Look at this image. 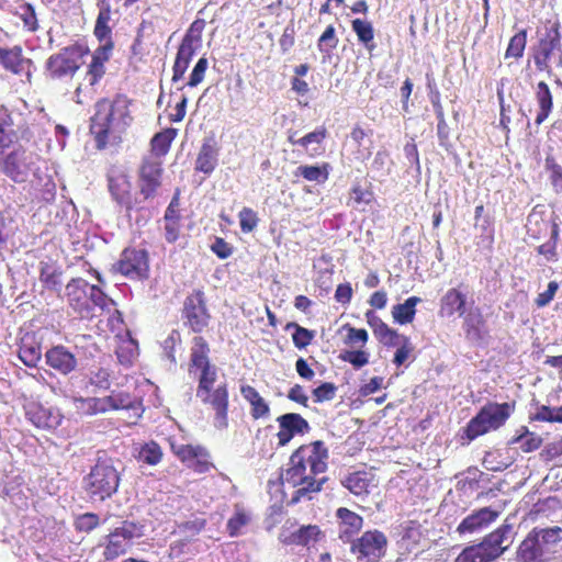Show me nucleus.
<instances>
[{"instance_id": "f257e3e1", "label": "nucleus", "mask_w": 562, "mask_h": 562, "mask_svg": "<svg viewBox=\"0 0 562 562\" xmlns=\"http://www.w3.org/2000/svg\"><path fill=\"white\" fill-rule=\"evenodd\" d=\"M328 457V449L322 440L302 445L292 452L288 468L281 474L283 483L296 487L292 504L303 498L312 499L313 494L322 491L327 479H318L317 475L326 472Z\"/></svg>"}, {"instance_id": "f03ea898", "label": "nucleus", "mask_w": 562, "mask_h": 562, "mask_svg": "<svg viewBox=\"0 0 562 562\" xmlns=\"http://www.w3.org/2000/svg\"><path fill=\"white\" fill-rule=\"evenodd\" d=\"M189 373L198 379L196 397L215 413L217 427L227 424L228 392L225 383L217 382V368L209 359L210 347L206 340L196 336L192 340Z\"/></svg>"}, {"instance_id": "7ed1b4c3", "label": "nucleus", "mask_w": 562, "mask_h": 562, "mask_svg": "<svg viewBox=\"0 0 562 562\" xmlns=\"http://www.w3.org/2000/svg\"><path fill=\"white\" fill-rule=\"evenodd\" d=\"M131 103L124 94H116L113 99L103 98L97 102L90 130L98 149H104L109 143L121 140L122 134L133 120Z\"/></svg>"}, {"instance_id": "20e7f679", "label": "nucleus", "mask_w": 562, "mask_h": 562, "mask_svg": "<svg viewBox=\"0 0 562 562\" xmlns=\"http://www.w3.org/2000/svg\"><path fill=\"white\" fill-rule=\"evenodd\" d=\"M66 297L69 306L81 318H90L94 306L109 308L112 300L97 285L82 278L71 279L66 285Z\"/></svg>"}, {"instance_id": "39448f33", "label": "nucleus", "mask_w": 562, "mask_h": 562, "mask_svg": "<svg viewBox=\"0 0 562 562\" xmlns=\"http://www.w3.org/2000/svg\"><path fill=\"white\" fill-rule=\"evenodd\" d=\"M515 402H487L477 414L469 420L464 434L471 441L490 431L502 428L515 412Z\"/></svg>"}, {"instance_id": "423d86ee", "label": "nucleus", "mask_w": 562, "mask_h": 562, "mask_svg": "<svg viewBox=\"0 0 562 562\" xmlns=\"http://www.w3.org/2000/svg\"><path fill=\"white\" fill-rule=\"evenodd\" d=\"M120 473L109 458H98L83 477V488L92 501L103 502L114 495L120 485Z\"/></svg>"}, {"instance_id": "0eeeda50", "label": "nucleus", "mask_w": 562, "mask_h": 562, "mask_svg": "<svg viewBox=\"0 0 562 562\" xmlns=\"http://www.w3.org/2000/svg\"><path fill=\"white\" fill-rule=\"evenodd\" d=\"M558 53L555 66L562 68V34L559 22L547 21L543 33H540L538 43L532 47V58L536 69L548 75L552 74V58Z\"/></svg>"}, {"instance_id": "6e6552de", "label": "nucleus", "mask_w": 562, "mask_h": 562, "mask_svg": "<svg viewBox=\"0 0 562 562\" xmlns=\"http://www.w3.org/2000/svg\"><path fill=\"white\" fill-rule=\"evenodd\" d=\"M510 531L509 525H502L487 533L479 543L467 546L454 559V562H493L506 550L503 546Z\"/></svg>"}, {"instance_id": "1a4fd4ad", "label": "nucleus", "mask_w": 562, "mask_h": 562, "mask_svg": "<svg viewBox=\"0 0 562 562\" xmlns=\"http://www.w3.org/2000/svg\"><path fill=\"white\" fill-rule=\"evenodd\" d=\"M88 48L80 44H72L60 48L50 55L45 64V70L52 80L72 78L83 64Z\"/></svg>"}, {"instance_id": "9d476101", "label": "nucleus", "mask_w": 562, "mask_h": 562, "mask_svg": "<svg viewBox=\"0 0 562 562\" xmlns=\"http://www.w3.org/2000/svg\"><path fill=\"white\" fill-rule=\"evenodd\" d=\"M279 541L284 546L315 548L326 540V532L318 525H297L295 519H288L281 527Z\"/></svg>"}, {"instance_id": "9b49d317", "label": "nucleus", "mask_w": 562, "mask_h": 562, "mask_svg": "<svg viewBox=\"0 0 562 562\" xmlns=\"http://www.w3.org/2000/svg\"><path fill=\"white\" fill-rule=\"evenodd\" d=\"M162 162L145 158L137 172V198L139 206L158 196L162 186Z\"/></svg>"}, {"instance_id": "f8f14e48", "label": "nucleus", "mask_w": 562, "mask_h": 562, "mask_svg": "<svg viewBox=\"0 0 562 562\" xmlns=\"http://www.w3.org/2000/svg\"><path fill=\"white\" fill-rule=\"evenodd\" d=\"M387 538L378 530H367L350 542V552L358 562H379L386 552Z\"/></svg>"}, {"instance_id": "ddd939ff", "label": "nucleus", "mask_w": 562, "mask_h": 562, "mask_svg": "<svg viewBox=\"0 0 562 562\" xmlns=\"http://www.w3.org/2000/svg\"><path fill=\"white\" fill-rule=\"evenodd\" d=\"M144 535V527L134 521L125 520L122 525L111 531L106 537L103 557L106 561H113L126 553L135 538Z\"/></svg>"}, {"instance_id": "4468645a", "label": "nucleus", "mask_w": 562, "mask_h": 562, "mask_svg": "<svg viewBox=\"0 0 562 562\" xmlns=\"http://www.w3.org/2000/svg\"><path fill=\"white\" fill-rule=\"evenodd\" d=\"M108 188L113 201L126 212L140 210L137 193L133 192V183L127 173L121 170H112L108 175Z\"/></svg>"}, {"instance_id": "2eb2a0df", "label": "nucleus", "mask_w": 562, "mask_h": 562, "mask_svg": "<svg viewBox=\"0 0 562 562\" xmlns=\"http://www.w3.org/2000/svg\"><path fill=\"white\" fill-rule=\"evenodd\" d=\"M182 318L184 319V325L194 333H202L209 326L211 315L206 308L205 296L202 290H194L186 297Z\"/></svg>"}, {"instance_id": "dca6fc26", "label": "nucleus", "mask_w": 562, "mask_h": 562, "mask_svg": "<svg viewBox=\"0 0 562 562\" xmlns=\"http://www.w3.org/2000/svg\"><path fill=\"white\" fill-rule=\"evenodd\" d=\"M115 269L130 279H146L149 272L148 252L145 249L125 248Z\"/></svg>"}, {"instance_id": "f3484780", "label": "nucleus", "mask_w": 562, "mask_h": 562, "mask_svg": "<svg viewBox=\"0 0 562 562\" xmlns=\"http://www.w3.org/2000/svg\"><path fill=\"white\" fill-rule=\"evenodd\" d=\"M34 157L24 149L10 153L1 162V171L16 183L25 182L34 171Z\"/></svg>"}, {"instance_id": "a211bd4d", "label": "nucleus", "mask_w": 562, "mask_h": 562, "mask_svg": "<svg viewBox=\"0 0 562 562\" xmlns=\"http://www.w3.org/2000/svg\"><path fill=\"white\" fill-rule=\"evenodd\" d=\"M0 65L12 75H25L27 81L31 82L33 61L23 55L21 46L13 47L0 46Z\"/></svg>"}, {"instance_id": "6ab92c4d", "label": "nucleus", "mask_w": 562, "mask_h": 562, "mask_svg": "<svg viewBox=\"0 0 562 562\" xmlns=\"http://www.w3.org/2000/svg\"><path fill=\"white\" fill-rule=\"evenodd\" d=\"M335 518L338 539L344 543H350L363 528V517L347 507H338Z\"/></svg>"}, {"instance_id": "aec40b11", "label": "nucleus", "mask_w": 562, "mask_h": 562, "mask_svg": "<svg viewBox=\"0 0 562 562\" xmlns=\"http://www.w3.org/2000/svg\"><path fill=\"white\" fill-rule=\"evenodd\" d=\"M279 431L278 446L288 445L295 436L307 434L311 429L308 422L297 413H286L277 418Z\"/></svg>"}, {"instance_id": "412c9836", "label": "nucleus", "mask_w": 562, "mask_h": 562, "mask_svg": "<svg viewBox=\"0 0 562 562\" xmlns=\"http://www.w3.org/2000/svg\"><path fill=\"white\" fill-rule=\"evenodd\" d=\"M461 318L463 319L462 328L465 339L474 345H482L485 342L490 331L486 319L481 310L479 307L470 310L464 314V316H461Z\"/></svg>"}, {"instance_id": "4be33fe9", "label": "nucleus", "mask_w": 562, "mask_h": 562, "mask_svg": "<svg viewBox=\"0 0 562 562\" xmlns=\"http://www.w3.org/2000/svg\"><path fill=\"white\" fill-rule=\"evenodd\" d=\"M467 305V293L463 292L460 286L450 288L440 299L439 315L447 318L456 315L459 317L464 316V314L469 312Z\"/></svg>"}, {"instance_id": "5701e85b", "label": "nucleus", "mask_w": 562, "mask_h": 562, "mask_svg": "<svg viewBox=\"0 0 562 562\" xmlns=\"http://www.w3.org/2000/svg\"><path fill=\"white\" fill-rule=\"evenodd\" d=\"M46 364L63 375H68L77 368L76 356L65 346H53L45 352Z\"/></svg>"}, {"instance_id": "b1692460", "label": "nucleus", "mask_w": 562, "mask_h": 562, "mask_svg": "<svg viewBox=\"0 0 562 562\" xmlns=\"http://www.w3.org/2000/svg\"><path fill=\"white\" fill-rule=\"evenodd\" d=\"M498 515L499 513L497 510L492 509L491 507L480 508L464 517L462 521L458 525L457 531L460 535L473 533L494 522L497 519Z\"/></svg>"}, {"instance_id": "393cba45", "label": "nucleus", "mask_w": 562, "mask_h": 562, "mask_svg": "<svg viewBox=\"0 0 562 562\" xmlns=\"http://www.w3.org/2000/svg\"><path fill=\"white\" fill-rule=\"evenodd\" d=\"M366 319L380 344L386 347H394L402 340L404 335H400L395 329L391 328L373 311L369 310L366 312Z\"/></svg>"}, {"instance_id": "a878e982", "label": "nucleus", "mask_w": 562, "mask_h": 562, "mask_svg": "<svg viewBox=\"0 0 562 562\" xmlns=\"http://www.w3.org/2000/svg\"><path fill=\"white\" fill-rule=\"evenodd\" d=\"M554 225H559L555 221L547 218L546 213L538 207H533L527 217V234L530 238L540 240L552 234Z\"/></svg>"}, {"instance_id": "bb28decb", "label": "nucleus", "mask_w": 562, "mask_h": 562, "mask_svg": "<svg viewBox=\"0 0 562 562\" xmlns=\"http://www.w3.org/2000/svg\"><path fill=\"white\" fill-rule=\"evenodd\" d=\"M218 161V147L213 137L205 138L195 159L194 170L210 175L214 171Z\"/></svg>"}, {"instance_id": "cd10ccee", "label": "nucleus", "mask_w": 562, "mask_h": 562, "mask_svg": "<svg viewBox=\"0 0 562 562\" xmlns=\"http://www.w3.org/2000/svg\"><path fill=\"white\" fill-rule=\"evenodd\" d=\"M536 528H533L519 544L516 558L518 562H541L547 553L537 538Z\"/></svg>"}, {"instance_id": "c85d7f7f", "label": "nucleus", "mask_w": 562, "mask_h": 562, "mask_svg": "<svg viewBox=\"0 0 562 562\" xmlns=\"http://www.w3.org/2000/svg\"><path fill=\"white\" fill-rule=\"evenodd\" d=\"M19 358L27 367L34 368L41 361V344L36 341L35 336L26 334L21 338L19 346Z\"/></svg>"}, {"instance_id": "c756f323", "label": "nucleus", "mask_w": 562, "mask_h": 562, "mask_svg": "<svg viewBox=\"0 0 562 562\" xmlns=\"http://www.w3.org/2000/svg\"><path fill=\"white\" fill-rule=\"evenodd\" d=\"M535 97L539 106L535 123L540 125L549 117L553 110V95L547 82L539 81L537 83Z\"/></svg>"}, {"instance_id": "7c9ffc66", "label": "nucleus", "mask_w": 562, "mask_h": 562, "mask_svg": "<svg viewBox=\"0 0 562 562\" xmlns=\"http://www.w3.org/2000/svg\"><path fill=\"white\" fill-rule=\"evenodd\" d=\"M370 483L371 476L366 471L350 473L341 481L342 486L356 496L369 494Z\"/></svg>"}, {"instance_id": "2f4dec72", "label": "nucleus", "mask_w": 562, "mask_h": 562, "mask_svg": "<svg viewBox=\"0 0 562 562\" xmlns=\"http://www.w3.org/2000/svg\"><path fill=\"white\" fill-rule=\"evenodd\" d=\"M61 270L54 262H40V281L50 291L59 292L61 288Z\"/></svg>"}, {"instance_id": "473e14b6", "label": "nucleus", "mask_w": 562, "mask_h": 562, "mask_svg": "<svg viewBox=\"0 0 562 562\" xmlns=\"http://www.w3.org/2000/svg\"><path fill=\"white\" fill-rule=\"evenodd\" d=\"M227 98L233 111L238 110L244 103V80L239 71L227 77Z\"/></svg>"}, {"instance_id": "72a5a7b5", "label": "nucleus", "mask_w": 562, "mask_h": 562, "mask_svg": "<svg viewBox=\"0 0 562 562\" xmlns=\"http://www.w3.org/2000/svg\"><path fill=\"white\" fill-rule=\"evenodd\" d=\"M348 205H352L360 211H366L364 206L371 205L375 201V194L371 183L363 188L359 182H355L349 192Z\"/></svg>"}, {"instance_id": "f704fd0d", "label": "nucleus", "mask_w": 562, "mask_h": 562, "mask_svg": "<svg viewBox=\"0 0 562 562\" xmlns=\"http://www.w3.org/2000/svg\"><path fill=\"white\" fill-rule=\"evenodd\" d=\"M100 11L95 20L93 34L99 42L112 41V30L109 26L111 20V7L104 0L99 2Z\"/></svg>"}, {"instance_id": "c9c22d12", "label": "nucleus", "mask_w": 562, "mask_h": 562, "mask_svg": "<svg viewBox=\"0 0 562 562\" xmlns=\"http://www.w3.org/2000/svg\"><path fill=\"white\" fill-rule=\"evenodd\" d=\"M330 166L328 162H323L321 166L301 165L295 171V177H302L306 181H314L324 183L328 180Z\"/></svg>"}, {"instance_id": "e433bc0d", "label": "nucleus", "mask_w": 562, "mask_h": 562, "mask_svg": "<svg viewBox=\"0 0 562 562\" xmlns=\"http://www.w3.org/2000/svg\"><path fill=\"white\" fill-rule=\"evenodd\" d=\"M509 443H519V448L522 452L530 453L538 450L542 446L543 439L536 432L530 431L528 427L522 426L520 428V434L513 437Z\"/></svg>"}, {"instance_id": "4c0bfd02", "label": "nucleus", "mask_w": 562, "mask_h": 562, "mask_svg": "<svg viewBox=\"0 0 562 562\" xmlns=\"http://www.w3.org/2000/svg\"><path fill=\"white\" fill-rule=\"evenodd\" d=\"M351 29L356 33L358 41L363 44L369 52L375 49L374 29L370 21L355 19L351 21Z\"/></svg>"}, {"instance_id": "58836bf2", "label": "nucleus", "mask_w": 562, "mask_h": 562, "mask_svg": "<svg viewBox=\"0 0 562 562\" xmlns=\"http://www.w3.org/2000/svg\"><path fill=\"white\" fill-rule=\"evenodd\" d=\"M420 297L411 296L404 303L396 304L392 308V316L398 324H408L414 321L416 314V305L420 302Z\"/></svg>"}, {"instance_id": "ea45409f", "label": "nucleus", "mask_w": 562, "mask_h": 562, "mask_svg": "<svg viewBox=\"0 0 562 562\" xmlns=\"http://www.w3.org/2000/svg\"><path fill=\"white\" fill-rule=\"evenodd\" d=\"M176 136L177 130L175 128H166L155 134L150 140L151 153L157 157L165 156L169 151Z\"/></svg>"}, {"instance_id": "a19ab883", "label": "nucleus", "mask_w": 562, "mask_h": 562, "mask_svg": "<svg viewBox=\"0 0 562 562\" xmlns=\"http://www.w3.org/2000/svg\"><path fill=\"white\" fill-rule=\"evenodd\" d=\"M18 139L11 115L0 111V148L10 147Z\"/></svg>"}, {"instance_id": "79ce46f5", "label": "nucleus", "mask_w": 562, "mask_h": 562, "mask_svg": "<svg viewBox=\"0 0 562 562\" xmlns=\"http://www.w3.org/2000/svg\"><path fill=\"white\" fill-rule=\"evenodd\" d=\"M560 228L559 225H554L552 234L549 240L539 245L536 250L539 255L543 256L548 262H555L559 259L558 255V241H559Z\"/></svg>"}, {"instance_id": "37998d69", "label": "nucleus", "mask_w": 562, "mask_h": 562, "mask_svg": "<svg viewBox=\"0 0 562 562\" xmlns=\"http://www.w3.org/2000/svg\"><path fill=\"white\" fill-rule=\"evenodd\" d=\"M527 45V30H520L509 40L505 52V58L519 59L524 56Z\"/></svg>"}, {"instance_id": "c03bdc74", "label": "nucleus", "mask_w": 562, "mask_h": 562, "mask_svg": "<svg viewBox=\"0 0 562 562\" xmlns=\"http://www.w3.org/2000/svg\"><path fill=\"white\" fill-rule=\"evenodd\" d=\"M248 401L251 406V416L255 419L268 417L270 408L268 403L259 395V393L248 385Z\"/></svg>"}, {"instance_id": "a18cd8bd", "label": "nucleus", "mask_w": 562, "mask_h": 562, "mask_svg": "<svg viewBox=\"0 0 562 562\" xmlns=\"http://www.w3.org/2000/svg\"><path fill=\"white\" fill-rule=\"evenodd\" d=\"M536 533L546 552H548L551 546H554L562 540V528L559 526L541 529L536 528Z\"/></svg>"}, {"instance_id": "49530a36", "label": "nucleus", "mask_w": 562, "mask_h": 562, "mask_svg": "<svg viewBox=\"0 0 562 562\" xmlns=\"http://www.w3.org/2000/svg\"><path fill=\"white\" fill-rule=\"evenodd\" d=\"M29 419L38 428H50L54 425V418L50 413L41 405L31 406L26 412Z\"/></svg>"}, {"instance_id": "de8ad7c7", "label": "nucleus", "mask_w": 562, "mask_h": 562, "mask_svg": "<svg viewBox=\"0 0 562 562\" xmlns=\"http://www.w3.org/2000/svg\"><path fill=\"white\" fill-rule=\"evenodd\" d=\"M80 408L88 415H98L110 412L106 397H80Z\"/></svg>"}, {"instance_id": "09e8293b", "label": "nucleus", "mask_w": 562, "mask_h": 562, "mask_svg": "<svg viewBox=\"0 0 562 562\" xmlns=\"http://www.w3.org/2000/svg\"><path fill=\"white\" fill-rule=\"evenodd\" d=\"M290 328L294 329V333L292 334V340L297 349L306 348L308 345H311L315 337V333L313 330L302 327L296 323H289L286 325V329Z\"/></svg>"}, {"instance_id": "8fccbe9b", "label": "nucleus", "mask_w": 562, "mask_h": 562, "mask_svg": "<svg viewBox=\"0 0 562 562\" xmlns=\"http://www.w3.org/2000/svg\"><path fill=\"white\" fill-rule=\"evenodd\" d=\"M18 16L22 20L25 30L35 32L38 29V21L36 18L35 9L31 3L24 2L19 7L16 12Z\"/></svg>"}, {"instance_id": "3c124183", "label": "nucleus", "mask_w": 562, "mask_h": 562, "mask_svg": "<svg viewBox=\"0 0 562 562\" xmlns=\"http://www.w3.org/2000/svg\"><path fill=\"white\" fill-rule=\"evenodd\" d=\"M18 229L19 225L10 214H0V248L15 235Z\"/></svg>"}, {"instance_id": "603ef678", "label": "nucleus", "mask_w": 562, "mask_h": 562, "mask_svg": "<svg viewBox=\"0 0 562 562\" xmlns=\"http://www.w3.org/2000/svg\"><path fill=\"white\" fill-rule=\"evenodd\" d=\"M339 40L334 25H328L317 41V48L321 53H330L338 46Z\"/></svg>"}, {"instance_id": "864d4df0", "label": "nucleus", "mask_w": 562, "mask_h": 562, "mask_svg": "<svg viewBox=\"0 0 562 562\" xmlns=\"http://www.w3.org/2000/svg\"><path fill=\"white\" fill-rule=\"evenodd\" d=\"M89 384L98 390H109L111 386L110 371L103 367L95 368L89 374Z\"/></svg>"}, {"instance_id": "5fc2aeb1", "label": "nucleus", "mask_w": 562, "mask_h": 562, "mask_svg": "<svg viewBox=\"0 0 562 562\" xmlns=\"http://www.w3.org/2000/svg\"><path fill=\"white\" fill-rule=\"evenodd\" d=\"M105 397L110 412L133 407V397L128 393L113 391Z\"/></svg>"}, {"instance_id": "6e6d98bb", "label": "nucleus", "mask_w": 562, "mask_h": 562, "mask_svg": "<svg viewBox=\"0 0 562 562\" xmlns=\"http://www.w3.org/2000/svg\"><path fill=\"white\" fill-rule=\"evenodd\" d=\"M205 25L206 23L203 19L194 20L189 26L182 41L200 47L202 43V33L205 29Z\"/></svg>"}, {"instance_id": "4d7b16f0", "label": "nucleus", "mask_w": 562, "mask_h": 562, "mask_svg": "<svg viewBox=\"0 0 562 562\" xmlns=\"http://www.w3.org/2000/svg\"><path fill=\"white\" fill-rule=\"evenodd\" d=\"M207 67H209L207 59L205 57H201L196 61L195 66L193 67L188 82L186 85H183L180 89L182 90L186 87L193 88V87H196L198 85H200L204 80Z\"/></svg>"}, {"instance_id": "13d9d810", "label": "nucleus", "mask_w": 562, "mask_h": 562, "mask_svg": "<svg viewBox=\"0 0 562 562\" xmlns=\"http://www.w3.org/2000/svg\"><path fill=\"white\" fill-rule=\"evenodd\" d=\"M546 169L550 172V181L555 191H562V166L553 156L546 157Z\"/></svg>"}, {"instance_id": "bf43d9fd", "label": "nucleus", "mask_w": 562, "mask_h": 562, "mask_svg": "<svg viewBox=\"0 0 562 562\" xmlns=\"http://www.w3.org/2000/svg\"><path fill=\"white\" fill-rule=\"evenodd\" d=\"M100 525V518L94 513H85L75 519V528L79 532H90Z\"/></svg>"}, {"instance_id": "052dcab7", "label": "nucleus", "mask_w": 562, "mask_h": 562, "mask_svg": "<svg viewBox=\"0 0 562 562\" xmlns=\"http://www.w3.org/2000/svg\"><path fill=\"white\" fill-rule=\"evenodd\" d=\"M339 359L359 369L369 363V353L363 350H346L339 355Z\"/></svg>"}, {"instance_id": "680f3d73", "label": "nucleus", "mask_w": 562, "mask_h": 562, "mask_svg": "<svg viewBox=\"0 0 562 562\" xmlns=\"http://www.w3.org/2000/svg\"><path fill=\"white\" fill-rule=\"evenodd\" d=\"M175 454L182 462H191L195 457L203 454L202 446H192V445H180L178 447L172 446Z\"/></svg>"}, {"instance_id": "e2e57ef3", "label": "nucleus", "mask_w": 562, "mask_h": 562, "mask_svg": "<svg viewBox=\"0 0 562 562\" xmlns=\"http://www.w3.org/2000/svg\"><path fill=\"white\" fill-rule=\"evenodd\" d=\"M327 137V130L325 126H319L315 131L307 133L297 139L299 146L308 149L310 145L316 144L321 146Z\"/></svg>"}, {"instance_id": "0e129e2a", "label": "nucleus", "mask_w": 562, "mask_h": 562, "mask_svg": "<svg viewBox=\"0 0 562 562\" xmlns=\"http://www.w3.org/2000/svg\"><path fill=\"white\" fill-rule=\"evenodd\" d=\"M142 460L150 465H155L160 462L162 452L160 447L156 442L146 443L140 450Z\"/></svg>"}, {"instance_id": "69168bd1", "label": "nucleus", "mask_w": 562, "mask_h": 562, "mask_svg": "<svg viewBox=\"0 0 562 562\" xmlns=\"http://www.w3.org/2000/svg\"><path fill=\"white\" fill-rule=\"evenodd\" d=\"M105 74L104 64L91 60L88 65V69L85 76V80L88 81V86L93 88L103 78Z\"/></svg>"}, {"instance_id": "338daca9", "label": "nucleus", "mask_w": 562, "mask_h": 562, "mask_svg": "<svg viewBox=\"0 0 562 562\" xmlns=\"http://www.w3.org/2000/svg\"><path fill=\"white\" fill-rule=\"evenodd\" d=\"M398 348L394 355L393 362L397 367L402 366L414 351V346L411 342L409 337L403 336L402 340L397 345Z\"/></svg>"}, {"instance_id": "774afa93", "label": "nucleus", "mask_w": 562, "mask_h": 562, "mask_svg": "<svg viewBox=\"0 0 562 562\" xmlns=\"http://www.w3.org/2000/svg\"><path fill=\"white\" fill-rule=\"evenodd\" d=\"M337 387L334 383L324 382L319 386L313 390L314 401L316 403H322L325 401H330L335 397Z\"/></svg>"}]
</instances>
